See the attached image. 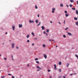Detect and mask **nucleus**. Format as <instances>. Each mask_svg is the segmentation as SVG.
I'll return each mask as SVG.
<instances>
[{"label":"nucleus","instance_id":"57","mask_svg":"<svg viewBox=\"0 0 78 78\" xmlns=\"http://www.w3.org/2000/svg\"><path fill=\"white\" fill-rule=\"evenodd\" d=\"M77 5H78V1H77Z\"/></svg>","mask_w":78,"mask_h":78},{"label":"nucleus","instance_id":"37","mask_svg":"<svg viewBox=\"0 0 78 78\" xmlns=\"http://www.w3.org/2000/svg\"><path fill=\"white\" fill-rule=\"evenodd\" d=\"M12 60H13V57H12Z\"/></svg>","mask_w":78,"mask_h":78},{"label":"nucleus","instance_id":"19","mask_svg":"<svg viewBox=\"0 0 78 78\" xmlns=\"http://www.w3.org/2000/svg\"><path fill=\"white\" fill-rule=\"evenodd\" d=\"M58 71H59V72H61V69H58Z\"/></svg>","mask_w":78,"mask_h":78},{"label":"nucleus","instance_id":"55","mask_svg":"<svg viewBox=\"0 0 78 78\" xmlns=\"http://www.w3.org/2000/svg\"><path fill=\"white\" fill-rule=\"evenodd\" d=\"M34 45V44H32V46Z\"/></svg>","mask_w":78,"mask_h":78},{"label":"nucleus","instance_id":"20","mask_svg":"<svg viewBox=\"0 0 78 78\" xmlns=\"http://www.w3.org/2000/svg\"><path fill=\"white\" fill-rule=\"evenodd\" d=\"M46 31V32H47V33H48V32H49V30L47 29V30Z\"/></svg>","mask_w":78,"mask_h":78},{"label":"nucleus","instance_id":"38","mask_svg":"<svg viewBox=\"0 0 78 78\" xmlns=\"http://www.w3.org/2000/svg\"><path fill=\"white\" fill-rule=\"evenodd\" d=\"M50 71H51L49 69V70H48V72H50Z\"/></svg>","mask_w":78,"mask_h":78},{"label":"nucleus","instance_id":"50","mask_svg":"<svg viewBox=\"0 0 78 78\" xmlns=\"http://www.w3.org/2000/svg\"><path fill=\"white\" fill-rule=\"evenodd\" d=\"M32 23H34V21H32Z\"/></svg>","mask_w":78,"mask_h":78},{"label":"nucleus","instance_id":"63","mask_svg":"<svg viewBox=\"0 0 78 78\" xmlns=\"http://www.w3.org/2000/svg\"><path fill=\"white\" fill-rule=\"evenodd\" d=\"M4 44H5V43H3V45H4Z\"/></svg>","mask_w":78,"mask_h":78},{"label":"nucleus","instance_id":"52","mask_svg":"<svg viewBox=\"0 0 78 78\" xmlns=\"http://www.w3.org/2000/svg\"><path fill=\"white\" fill-rule=\"evenodd\" d=\"M66 6H67V7H69V5H66Z\"/></svg>","mask_w":78,"mask_h":78},{"label":"nucleus","instance_id":"35","mask_svg":"<svg viewBox=\"0 0 78 78\" xmlns=\"http://www.w3.org/2000/svg\"><path fill=\"white\" fill-rule=\"evenodd\" d=\"M8 75H9V76H10V75H12V74H8Z\"/></svg>","mask_w":78,"mask_h":78},{"label":"nucleus","instance_id":"62","mask_svg":"<svg viewBox=\"0 0 78 78\" xmlns=\"http://www.w3.org/2000/svg\"><path fill=\"white\" fill-rule=\"evenodd\" d=\"M58 47V46H55V47L56 48V47Z\"/></svg>","mask_w":78,"mask_h":78},{"label":"nucleus","instance_id":"23","mask_svg":"<svg viewBox=\"0 0 78 78\" xmlns=\"http://www.w3.org/2000/svg\"><path fill=\"white\" fill-rule=\"evenodd\" d=\"M36 23H37L38 22V20H36L35 21Z\"/></svg>","mask_w":78,"mask_h":78},{"label":"nucleus","instance_id":"59","mask_svg":"<svg viewBox=\"0 0 78 78\" xmlns=\"http://www.w3.org/2000/svg\"><path fill=\"white\" fill-rule=\"evenodd\" d=\"M27 66L28 67H29V64H27Z\"/></svg>","mask_w":78,"mask_h":78},{"label":"nucleus","instance_id":"53","mask_svg":"<svg viewBox=\"0 0 78 78\" xmlns=\"http://www.w3.org/2000/svg\"><path fill=\"white\" fill-rule=\"evenodd\" d=\"M37 17H39V15H37Z\"/></svg>","mask_w":78,"mask_h":78},{"label":"nucleus","instance_id":"49","mask_svg":"<svg viewBox=\"0 0 78 78\" xmlns=\"http://www.w3.org/2000/svg\"><path fill=\"white\" fill-rule=\"evenodd\" d=\"M70 75H71V76H72V75H73V74H70Z\"/></svg>","mask_w":78,"mask_h":78},{"label":"nucleus","instance_id":"60","mask_svg":"<svg viewBox=\"0 0 78 78\" xmlns=\"http://www.w3.org/2000/svg\"><path fill=\"white\" fill-rule=\"evenodd\" d=\"M52 41H54V40H52Z\"/></svg>","mask_w":78,"mask_h":78},{"label":"nucleus","instance_id":"32","mask_svg":"<svg viewBox=\"0 0 78 78\" xmlns=\"http://www.w3.org/2000/svg\"><path fill=\"white\" fill-rule=\"evenodd\" d=\"M72 9H73V10H75V8H72Z\"/></svg>","mask_w":78,"mask_h":78},{"label":"nucleus","instance_id":"36","mask_svg":"<svg viewBox=\"0 0 78 78\" xmlns=\"http://www.w3.org/2000/svg\"><path fill=\"white\" fill-rule=\"evenodd\" d=\"M27 42H30V40H27Z\"/></svg>","mask_w":78,"mask_h":78},{"label":"nucleus","instance_id":"45","mask_svg":"<svg viewBox=\"0 0 78 78\" xmlns=\"http://www.w3.org/2000/svg\"><path fill=\"white\" fill-rule=\"evenodd\" d=\"M16 48L17 49H18V48H19V47H16Z\"/></svg>","mask_w":78,"mask_h":78},{"label":"nucleus","instance_id":"3","mask_svg":"<svg viewBox=\"0 0 78 78\" xmlns=\"http://www.w3.org/2000/svg\"><path fill=\"white\" fill-rule=\"evenodd\" d=\"M44 58H45V59H47V55L46 54H44Z\"/></svg>","mask_w":78,"mask_h":78},{"label":"nucleus","instance_id":"41","mask_svg":"<svg viewBox=\"0 0 78 78\" xmlns=\"http://www.w3.org/2000/svg\"><path fill=\"white\" fill-rule=\"evenodd\" d=\"M43 33H44V34H45V31H44L43 32Z\"/></svg>","mask_w":78,"mask_h":78},{"label":"nucleus","instance_id":"25","mask_svg":"<svg viewBox=\"0 0 78 78\" xmlns=\"http://www.w3.org/2000/svg\"><path fill=\"white\" fill-rule=\"evenodd\" d=\"M29 22L30 23H32V21L30 20Z\"/></svg>","mask_w":78,"mask_h":78},{"label":"nucleus","instance_id":"47","mask_svg":"<svg viewBox=\"0 0 78 78\" xmlns=\"http://www.w3.org/2000/svg\"><path fill=\"white\" fill-rule=\"evenodd\" d=\"M12 78H14V77L13 76H12Z\"/></svg>","mask_w":78,"mask_h":78},{"label":"nucleus","instance_id":"12","mask_svg":"<svg viewBox=\"0 0 78 78\" xmlns=\"http://www.w3.org/2000/svg\"><path fill=\"white\" fill-rule=\"evenodd\" d=\"M70 2L71 3H73V2H74V1H73V0H70Z\"/></svg>","mask_w":78,"mask_h":78},{"label":"nucleus","instance_id":"9","mask_svg":"<svg viewBox=\"0 0 78 78\" xmlns=\"http://www.w3.org/2000/svg\"><path fill=\"white\" fill-rule=\"evenodd\" d=\"M13 30H14V29H15V26H13L12 27Z\"/></svg>","mask_w":78,"mask_h":78},{"label":"nucleus","instance_id":"30","mask_svg":"<svg viewBox=\"0 0 78 78\" xmlns=\"http://www.w3.org/2000/svg\"><path fill=\"white\" fill-rule=\"evenodd\" d=\"M43 47H45V44H43Z\"/></svg>","mask_w":78,"mask_h":78},{"label":"nucleus","instance_id":"8","mask_svg":"<svg viewBox=\"0 0 78 78\" xmlns=\"http://www.w3.org/2000/svg\"><path fill=\"white\" fill-rule=\"evenodd\" d=\"M74 20H78V18L76 17H75L74 18Z\"/></svg>","mask_w":78,"mask_h":78},{"label":"nucleus","instance_id":"4","mask_svg":"<svg viewBox=\"0 0 78 78\" xmlns=\"http://www.w3.org/2000/svg\"><path fill=\"white\" fill-rule=\"evenodd\" d=\"M12 48H14V43L12 44Z\"/></svg>","mask_w":78,"mask_h":78},{"label":"nucleus","instance_id":"1","mask_svg":"<svg viewBox=\"0 0 78 78\" xmlns=\"http://www.w3.org/2000/svg\"><path fill=\"white\" fill-rule=\"evenodd\" d=\"M36 68L38 69H37V71H39L40 70H42V68H40L39 66H37Z\"/></svg>","mask_w":78,"mask_h":78},{"label":"nucleus","instance_id":"43","mask_svg":"<svg viewBox=\"0 0 78 78\" xmlns=\"http://www.w3.org/2000/svg\"><path fill=\"white\" fill-rule=\"evenodd\" d=\"M54 66H55V67H56V64H54Z\"/></svg>","mask_w":78,"mask_h":78},{"label":"nucleus","instance_id":"21","mask_svg":"<svg viewBox=\"0 0 78 78\" xmlns=\"http://www.w3.org/2000/svg\"><path fill=\"white\" fill-rule=\"evenodd\" d=\"M67 65L66 66V67H69V63H67Z\"/></svg>","mask_w":78,"mask_h":78},{"label":"nucleus","instance_id":"56","mask_svg":"<svg viewBox=\"0 0 78 78\" xmlns=\"http://www.w3.org/2000/svg\"><path fill=\"white\" fill-rule=\"evenodd\" d=\"M50 23H52V21H50Z\"/></svg>","mask_w":78,"mask_h":78},{"label":"nucleus","instance_id":"46","mask_svg":"<svg viewBox=\"0 0 78 78\" xmlns=\"http://www.w3.org/2000/svg\"><path fill=\"white\" fill-rule=\"evenodd\" d=\"M49 41H52V40L49 39Z\"/></svg>","mask_w":78,"mask_h":78},{"label":"nucleus","instance_id":"24","mask_svg":"<svg viewBox=\"0 0 78 78\" xmlns=\"http://www.w3.org/2000/svg\"><path fill=\"white\" fill-rule=\"evenodd\" d=\"M36 62V63H37V64H39V62L38 61H37Z\"/></svg>","mask_w":78,"mask_h":78},{"label":"nucleus","instance_id":"2","mask_svg":"<svg viewBox=\"0 0 78 78\" xmlns=\"http://www.w3.org/2000/svg\"><path fill=\"white\" fill-rule=\"evenodd\" d=\"M55 8H53L52 9V13H54V12H55V11H55Z\"/></svg>","mask_w":78,"mask_h":78},{"label":"nucleus","instance_id":"16","mask_svg":"<svg viewBox=\"0 0 78 78\" xmlns=\"http://www.w3.org/2000/svg\"><path fill=\"white\" fill-rule=\"evenodd\" d=\"M60 6H61V7H63V4H60Z\"/></svg>","mask_w":78,"mask_h":78},{"label":"nucleus","instance_id":"42","mask_svg":"<svg viewBox=\"0 0 78 78\" xmlns=\"http://www.w3.org/2000/svg\"><path fill=\"white\" fill-rule=\"evenodd\" d=\"M73 75H76V73H74L73 74Z\"/></svg>","mask_w":78,"mask_h":78},{"label":"nucleus","instance_id":"48","mask_svg":"<svg viewBox=\"0 0 78 78\" xmlns=\"http://www.w3.org/2000/svg\"><path fill=\"white\" fill-rule=\"evenodd\" d=\"M5 77V76H2V78H4Z\"/></svg>","mask_w":78,"mask_h":78},{"label":"nucleus","instance_id":"39","mask_svg":"<svg viewBox=\"0 0 78 78\" xmlns=\"http://www.w3.org/2000/svg\"><path fill=\"white\" fill-rule=\"evenodd\" d=\"M61 77H62L61 76H60L58 77V78H61Z\"/></svg>","mask_w":78,"mask_h":78},{"label":"nucleus","instance_id":"18","mask_svg":"<svg viewBox=\"0 0 78 78\" xmlns=\"http://www.w3.org/2000/svg\"><path fill=\"white\" fill-rule=\"evenodd\" d=\"M58 64L59 65H61V62H59Z\"/></svg>","mask_w":78,"mask_h":78},{"label":"nucleus","instance_id":"29","mask_svg":"<svg viewBox=\"0 0 78 78\" xmlns=\"http://www.w3.org/2000/svg\"><path fill=\"white\" fill-rule=\"evenodd\" d=\"M67 29H69V28L68 27H66V29H65V30L66 31L67 30Z\"/></svg>","mask_w":78,"mask_h":78},{"label":"nucleus","instance_id":"64","mask_svg":"<svg viewBox=\"0 0 78 78\" xmlns=\"http://www.w3.org/2000/svg\"><path fill=\"white\" fill-rule=\"evenodd\" d=\"M50 78H51V76H50Z\"/></svg>","mask_w":78,"mask_h":78},{"label":"nucleus","instance_id":"27","mask_svg":"<svg viewBox=\"0 0 78 78\" xmlns=\"http://www.w3.org/2000/svg\"><path fill=\"white\" fill-rule=\"evenodd\" d=\"M69 6L71 8H72V5L71 4L70 5H69Z\"/></svg>","mask_w":78,"mask_h":78},{"label":"nucleus","instance_id":"34","mask_svg":"<svg viewBox=\"0 0 78 78\" xmlns=\"http://www.w3.org/2000/svg\"><path fill=\"white\" fill-rule=\"evenodd\" d=\"M67 12L66 11H65V13H66V14L67 13Z\"/></svg>","mask_w":78,"mask_h":78},{"label":"nucleus","instance_id":"22","mask_svg":"<svg viewBox=\"0 0 78 78\" xmlns=\"http://www.w3.org/2000/svg\"><path fill=\"white\" fill-rule=\"evenodd\" d=\"M54 69H55V70H57V69L56 68V66L54 67Z\"/></svg>","mask_w":78,"mask_h":78},{"label":"nucleus","instance_id":"7","mask_svg":"<svg viewBox=\"0 0 78 78\" xmlns=\"http://www.w3.org/2000/svg\"><path fill=\"white\" fill-rule=\"evenodd\" d=\"M68 35H69V36H71V35H72V34L69 33H68Z\"/></svg>","mask_w":78,"mask_h":78},{"label":"nucleus","instance_id":"6","mask_svg":"<svg viewBox=\"0 0 78 78\" xmlns=\"http://www.w3.org/2000/svg\"><path fill=\"white\" fill-rule=\"evenodd\" d=\"M19 28H22V25L21 24L20 25V24H19Z\"/></svg>","mask_w":78,"mask_h":78},{"label":"nucleus","instance_id":"15","mask_svg":"<svg viewBox=\"0 0 78 78\" xmlns=\"http://www.w3.org/2000/svg\"><path fill=\"white\" fill-rule=\"evenodd\" d=\"M31 34L32 35H33V36H34V33H33V32H32L31 33Z\"/></svg>","mask_w":78,"mask_h":78},{"label":"nucleus","instance_id":"58","mask_svg":"<svg viewBox=\"0 0 78 78\" xmlns=\"http://www.w3.org/2000/svg\"><path fill=\"white\" fill-rule=\"evenodd\" d=\"M8 34V33L7 32L5 33V34Z\"/></svg>","mask_w":78,"mask_h":78},{"label":"nucleus","instance_id":"26","mask_svg":"<svg viewBox=\"0 0 78 78\" xmlns=\"http://www.w3.org/2000/svg\"><path fill=\"white\" fill-rule=\"evenodd\" d=\"M75 56H76V57H77V59H78V56L77 55H75Z\"/></svg>","mask_w":78,"mask_h":78},{"label":"nucleus","instance_id":"31","mask_svg":"<svg viewBox=\"0 0 78 78\" xmlns=\"http://www.w3.org/2000/svg\"><path fill=\"white\" fill-rule=\"evenodd\" d=\"M35 61H37V60H38V58H35Z\"/></svg>","mask_w":78,"mask_h":78},{"label":"nucleus","instance_id":"28","mask_svg":"<svg viewBox=\"0 0 78 78\" xmlns=\"http://www.w3.org/2000/svg\"><path fill=\"white\" fill-rule=\"evenodd\" d=\"M35 9H37V6H36V5H35Z\"/></svg>","mask_w":78,"mask_h":78},{"label":"nucleus","instance_id":"33","mask_svg":"<svg viewBox=\"0 0 78 78\" xmlns=\"http://www.w3.org/2000/svg\"><path fill=\"white\" fill-rule=\"evenodd\" d=\"M63 37H66V35H63Z\"/></svg>","mask_w":78,"mask_h":78},{"label":"nucleus","instance_id":"40","mask_svg":"<svg viewBox=\"0 0 78 78\" xmlns=\"http://www.w3.org/2000/svg\"><path fill=\"white\" fill-rule=\"evenodd\" d=\"M4 59H5V60H6V59H7L6 58H4Z\"/></svg>","mask_w":78,"mask_h":78},{"label":"nucleus","instance_id":"17","mask_svg":"<svg viewBox=\"0 0 78 78\" xmlns=\"http://www.w3.org/2000/svg\"><path fill=\"white\" fill-rule=\"evenodd\" d=\"M30 37V35H27V38H28Z\"/></svg>","mask_w":78,"mask_h":78},{"label":"nucleus","instance_id":"44","mask_svg":"<svg viewBox=\"0 0 78 78\" xmlns=\"http://www.w3.org/2000/svg\"><path fill=\"white\" fill-rule=\"evenodd\" d=\"M37 39V38L36 37V38H35L34 39L35 40H36V39Z\"/></svg>","mask_w":78,"mask_h":78},{"label":"nucleus","instance_id":"14","mask_svg":"<svg viewBox=\"0 0 78 78\" xmlns=\"http://www.w3.org/2000/svg\"><path fill=\"white\" fill-rule=\"evenodd\" d=\"M65 16H66V17H68V16H69V14H66Z\"/></svg>","mask_w":78,"mask_h":78},{"label":"nucleus","instance_id":"13","mask_svg":"<svg viewBox=\"0 0 78 78\" xmlns=\"http://www.w3.org/2000/svg\"><path fill=\"white\" fill-rule=\"evenodd\" d=\"M41 22H40L39 23V24L37 25V27H38V26H39L41 25Z\"/></svg>","mask_w":78,"mask_h":78},{"label":"nucleus","instance_id":"11","mask_svg":"<svg viewBox=\"0 0 78 78\" xmlns=\"http://www.w3.org/2000/svg\"><path fill=\"white\" fill-rule=\"evenodd\" d=\"M76 14H78V10H76Z\"/></svg>","mask_w":78,"mask_h":78},{"label":"nucleus","instance_id":"10","mask_svg":"<svg viewBox=\"0 0 78 78\" xmlns=\"http://www.w3.org/2000/svg\"><path fill=\"white\" fill-rule=\"evenodd\" d=\"M76 25L78 26V21H77L76 22Z\"/></svg>","mask_w":78,"mask_h":78},{"label":"nucleus","instance_id":"5","mask_svg":"<svg viewBox=\"0 0 78 78\" xmlns=\"http://www.w3.org/2000/svg\"><path fill=\"white\" fill-rule=\"evenodd\" d=\"M41 28L42 30H45V27H44V26H42L41 27Z\"/></svg>","mask_w":78,"mask_h":78},{"label":"nucleus","instance_id":"61","mask_svg":"<svg viewBox=\"0 0 78 78\" xmlns=\"http://www.w3.org/2000/svg\"><path fill=\"white\" fill-rule=\"evenodd\" d=\"M59 23H60L61 24V23H60V22H58Z\"/></svg>","mask_w":78,"mask_h":78},{"label":"nucleus","instance_id":"54","mask_svg":"<svg viewBox=\"0 0 78 78\" xmlns=\"http://www.w3.org/2000/svg\"><path fill=\"white\" fill-rule=\"evenodd\" d=\"M46 36H48V34H47V33H46Z\"/></svg>","mask_w":78,"mask_h":78},{"label":"nucleus","instance_id":"51","mask_svg":"<svg viewBox=\"0 0 78 78\" xmlns=\"http://www.w3.org/2000/svg\"><path fill=\"white\" fill-rule=\"evenodd\" d=\"M64 23L65 24V23H65V20H64Z\"/></svg>","mask_w":78,"mask_h":78}]
</instances>
